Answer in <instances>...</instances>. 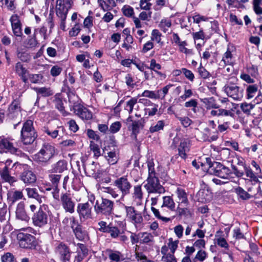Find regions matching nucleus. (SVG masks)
Returning a JSON list of instances; mask_svg holds the SVG:
<instances>
[{
	"label": "nucleus",
	"mask_w": 262,
	"mask_h": 262,
	"mask_svg": "<svg viewBox=\"0 0 262 262\" xmlns=\"http://www.w3.org/2000/svg\"><path fill=\"white\" fill-rule=\"evenodd\" d=\"M68 98L71 110L76 115L82 120H89L92 118V112L80 104L77 95L71 93L68 94Z\"/></svg>",
	"instance_id": "f257e3e1"
},
{
	"label": "nucleus",
	"mask_w": 262,
	"mask_h": 262,
	"mask_svg": "<svg viewBox=\"0 0 262 262\" xmlns=\"http://www.w3.org/2000/svg\"><path fill=\"white\" fill-rule=\"evenodd\" d=\"M37 137L33 122L31 120H27L23 124L20 132V141L25 145L32 144Z\"/></svg>",
	"instance_id": "f03ea898"
},
{
	"label": "nucleus",
	"mask_w": 262,
	"mask_h": 262,
	"mask_svg": "<svg viewBox=\"0 0 262 262\" xmlns=\"http://www.w3.org/2000/svg\"><path fill=\"white\" fill-rule=\"evenodd\" d=\"M94 210L98 215H104L106 217L112 216L114 214V202L107 198H102L100 202L96 201Z\"/></svg>",
	"instance_id": "7ed1b4c3"
},
{
	"label": "nucleus",
	"mask_w": 262,
	"mask_h": 262,
	"mask_svg": "<svg viewBox=\"0 0 262 262\" xmlns=\"http://www.w3.org/2000/svg\"><path fill=\"white\" fill-rule=\"evenodd\" d=\"M110 144L103 149L104 157L108 163L114 165L117 163L119 159V150L114 139H111Z\"/></svg>",
	"instance_id": "20e7f679"
},
{
	"label": "nucleus",
	"mask_w": 262,
	"mask_h": 262,
	"mask_svg": "<svg viewBox=\"0 0 262 262\" xmlns=\"http://www.w3.org/2000/svg\"><path fill=\"white\" fill-rule=\"evenodd\" d=\"M55 154V147L50 144L44 145L37 154L34 155V160L38 162L46 163L51 159Z\"/></svg>",
	"instance_id": "39448f33"
},
{
	"label": "nucleus",
	"mask_w": 262,
	"mask_h": 262,
	"mask_svg": "<svg viewBox=\"0 0 262 262\" xmlns=\"http://www.w3.org/2000/svg\"><path fill=\"white\" fill-rule=\"evenodd\" d=\"M223 89L227 95L234 100H240L243 97V89L233 83L227 82Z\"/></svg>",
	"instance_id": "423d86ee"
},
{
	"label": "nucleus",
	"mask_w": 262,
	"mask_h": 262,
	"mask_svg": "<svg viewBox=\"0 0 262 262\" xmlns=\"http://www.w3.org/2000/svg\"><path fill=\"white\" fill-rule=\"evenodd\" d=\"M113 185L120 191V199L122 200L126 195L130 193L132 185L126 177L123 176L117 178L114 181Z\"/></svg>",
	"instance_id": "0eeeda50"
},
{
	"label": "nucleus",
	"mask_w": 262,
	"mask_h": 262,
	"mask_svg": "<svg viewBox=\"0 0 262 262\" xmlns=\"http://www.w3.org/2000/svg\"><path fill=\"white\" fill-rule=\"evenodd\" d=\"M144 188L148 193L162 194L165 192L164 187L160 183L158 178L147 179Z\"/></svg>",
	"instance_id": "6e6552de"
},
{
	"label": "nucleus",
	"mask_w": 262,
	"mask_h": 262,
	"mask_svg": "<svg viewBox=\"0 0 262 262\" xmlns=\"http://www.w3.org/2000/svg\"><path fill=\"white\" fill-rule=\"evenodd\" d=\"M210 174L215 175L224 179H228L231 173L230 169L220 162H214L209 169Z\"/></svg>",
	"instance_id": "1a4fd4ad"
},
{
	"label": "nucleus",
	"mask_w": 262,
	"mask_h": 262,
	"mask_svg": "<svg viewBox=\"0 0 262 262\" xmlns=\"http://www.w3.org/2000/svg\"><path fill=\"white\" fill-rule=\"evenodd\" d=\"M17 237L21 248L32 249L36 246L35 237L30 234L20 232L17 234Z\"/></svg>",
	"instance_id": "9d476101"
},
{
	"label": "nucleus",
	"mask_w": 262,
	"mask_h": 262,
	"mask_svg": "<svg viewBox=\"0 0 262 262\" xmlns=\"http://www.w3.org/2000/svg\"><path fill=\"white\" fill-rule=\"evenodd\" d=\"M61 205L66 212L73 213L75 211V203L70 193H62L60 196Z\"/></svg>",
	"instance_id": "9b49d317"
},
{
	"label": "nucleus",
	"mask_w": 262,
	"mask_h": 262,
	"mask_svg": "<svg viewBox=\"0 0 262 262\" xmlns=\"http://www.w3.org/2000/svg\"><path fill=\"white\" fill-rule=\"evenodd\" d=\"M73 2L71 0H57L56 2V13L60 18H66L69 10L71 8Z\"/></svg>",
	"instance_id": "f8f14e48"
},
{
	"label": "nucleus",
	"mask_w": 262,
	"mask_h": 262,
	"mask_svg": "<svg viewBox=\"0 0 262 262\" xmlns=\"http://www.w3.org/2000/svg\"><path fill=\"white\" fill-rule=\"evenodd\" d=\"M19 168L23 171L19 175L20 179L26 184H32L36 181L35 174L30 169L27 165H19Z\"/></svg>",
	"instance_id": "ddd939ff"
},
{
	"label": "nucleus",
	"mask_w": 262,
	"mask_h": 262,
	"mask_svg": "<svg viewBox=\"0 0 262 262\" xmlns=\"http://www.w3.org/2000/svg\"><path fill=\"white\" fill-rule=\"evenodd\" d=\"M33 224L35 226L42 227L48 223V216L47 213L40 206L38 211L34 213L32 217Z\"/></svg>",
	"instance_id": "4468645a"
},
{
	"label": "nucleus",
	"mask_w": 262,
	"mask_h": 262,
	"mask_svg": "<svg viewBox=\"0 0 262 262\" xmlns=\"http://www.w3.org/2000/svg\"><path fill=\"white\" fill-rule=\"evenodd\" d=\"M55 252L63 262H69L71 252L69 247L63 243H59L55 248Z\"/></svg>",
	"instance_id": "2eb2a0df"
},
{
	"label": "nucleus",
	"mask_w": 262,
	"mask_h": 262,
	"mask_svg": "<svg viewBox=\"0 0 262 262\" xmlns=\"http://www.w3.org/2000/svg\"><path fill=\"white\" fill-rule=\"evenodd\" d=\"M126 217L134 224H140L143 221L141 213L135 210L133 206H127L124 205Z\"/></svg>",
	"instance_id": "dca6fc26"
},
{
	"label": "nucleus",
	"mask_w": 262,
	"mask_h": 262,
	"mask_svg": "<svg viewBox=\"0 0 262 262\" xmlns=\"http://www.w3.org/2000/svg\"><path fill=\"white\" fill-rule=\"evenodd\" d=\"M77 212L81 220H88L92 218V207L89 202L79 203L77 207Z\"/></svg>",
	"instance_id": "f3484780"
},
{
	"label": "nucleus",
	"mask_w": 262,
	"mask_h": 262,
	"mask_svg": "<svg viewBox=\"0 0 262 262\" xmlns=\"http://www.w3.org/2000/svg\"><path fill=\"white\" fill-rule=\"evenodd\" d=\"M127 121L132 122L131 130L132 132V136H134L135 139L137 138V135L140 133L141 129L144 126V119L141 118L139 120H134L132 116H130L128 117Z\"/></svg>",
	"instance_id": "a211bd4d"
},
{
	"label": "nucleus",
	"mask_w": 262,
	"mask_h": 262,
	"mask_svg": "<svg viewBox=\"0 0 262 262\" xmlns=\"http://www.w3.org/2000/svg\"><path fill=\"white\" fill-rule=\"evenodd\" d=\"M77 247L76 255L74 262H83L84 259L88 254V249L85 245L81 243H78Z\"/></svg>",
	"instance_id": "6ab92c4d"
},
{
	"label": "nucleus",
	"mask_w": 262,
	"mask_h": 262,
	"mask_svg": "<svg viewBox=\"0 0 262 262\" xmlns=\"http://www.w3.org/2000/svg\"><path fill=\"white\" fill-rule=\"evenodd\" d=\"M15 213L16 217L18 220L25 222H28L30 220V217L26 211L25 204L23 201H21L18 203Z\"/></svg>",
	"instance_id": "aec40b11"
},
{
	"label": "nucleus",
	"mask_w": 262,
	"mask_h": 262,
	"mask_svg": "<svg viewBox=\"0 0 262 262\" xmlns=\"http://www.w3.org/2000/svg\"><path fill=\"white\" fill-rule=\"evenodd\" d=\"M21 100L19 97L14 99L9 107V116L10 117H13L14 116H17L20 115Z\"/></svg>",
	"instance_id": "412c9836"
},
{
	"label": "nucleus",
	"mask_w": 262,
	"mask_h": 262,
	"mask_svg": "<svg viewBox=\"0 0 262 262\" xmlns=\"http://www.w3.org/2000/svg\"><path fill=\"white\" fill-rule=\"evenodd\" d=\"M72 231L75 237L79 241H83L88 238V233L81 225H77V227H74L72 226Z\"/></svg>",
	"instance_id": "4be33fe9"
},
{
	"label": "nucleus",
	"mask_w": 262,
	"mask_h": 262,
	"mask_svg": "<svg viewBox=\"0 0 262 262\" xmlns=\"http://www.w3.org/2000/svg\"><path fill=\"white\" fill-rule=\"evenodd\" d=\"M176 193L178 198V206L187 207L189 205V202L187 198V194L185 190L182 188H178Z\"/></svg>",
	"instance_id": "5701e85b"
},
{
	"label": "nucleus",
	"mask_w": 262,
	"mask_h": 262,
	"mask_svg": "<svg viewBox=\"0 0 262 262\" xmlns=\"http://www.w3.org/2000/svg\"><path fill=\"white\" fill-rule=\"evenodd\" d=\"M24 196L22 191L18 190H15L8 193V201L12 204L22 199Z\"/></svg>",
	"instance_id": "b1692460"
},
{
	"label": "nucleus",
	"mask_w": 262,
	"mask_h": 262,
	"mask_svg": "<svg viewBox=\"0 0 262 262\" xmlns=\"http://www.w3.org/2000/svg\"><path fill=\"white\" fill-rule=\"evenodd\" d=\"M189 150V143L186 139H183L181 141L178 148L179 155L183 159L186 157V152Z\"/></svg>",
	"instance_id": "393cba45"
},
{
	"label": "nucleus",
	"mask_w": 262,
	"mask_h": 262,
	"mask_svg": "<svg viewBox=\"0 0 262 262\" xmlns=\"http://www.w3.org/2000/svg\"><path fill=\"white\" fill-rule=\"evenodd\" d=\"M164 207H166L172 211L175 210V203L171 196H165L163 197V204L161 206V212H162Z\"/></svg>",
	"instance_id": "a878e982"
},
{
	"label": "nucleus",
	"mask_w": 262,
	"mask_h": 262,
	"mask_svg": "<svg viewBox=\"0 0 262 262\" xmlns=\"http://www.w3.org/2000/svg\"><path fill=\"white\" fill-rule=\"evenodd\" d=\"M0 176L4 181L8 182L10 184H12L16 181L15 178L10 176L8 167L7 166H5L0 170Z\"/></svg>",
	"instance_id": "bb28decb"
},
{
	"label": "nucleus",
	"mask_w": 262,
	"mask_h": 262,
	"mask_svg": "<svg viewBox=\"0 0 262 262\" xmlns=\"http://www.w3.org/2000/svg\"><path fill=\"white\" fill-rule=\"evenodd\" d=\"M25 191L29 198L35 199L39 204L42 202V197L38 194L37 190L36 188H26Z\"/></svg>",
	"instance_id": "cd10ccee"
},
{
	"label": "nucleus",
	"mask_w": 262,
	"mask_h": 262,
	"mask_svg": "<svg viewBox=\"0 0 262 262\" xmlns=\"http://www.w3.org/2000/svg\"><path fill=\"white\" fill-rule=\"evenodd\" d=\"M0 147L6 149L8 151L13 154H17L18 151V149L13 146L12 143L6 139L0 140Z\"/></svg>",
	"instance_id": "c85d7f7f"
},
{
	"label": "nucleus",
	"mask_w": 262,
	"mask_h": 262,
	"mask_svg": "<svg viewBox=\"0 0 262 262\" xmlns=\"http://www.w3.org/2000/svg\"><path fill=\"white\" fill-rule=\"evenodd\" d=\"M32 89L37 93V99L39 98V96L49 97L53 94V92L50 89V88H46V87H42V88L34 87Z\"/></svg>",
	"instance_id": "c756f323"
},
{
	"label": "nucleus",
	"mask_w": 262,
	"mask_h": 262,
	"mask_svg": "<svg viewBox=\"0 0 262 262\" xmlns=\"http://www.w3.org/2000/svg\"><path fill=\"white\" fill-rule=\"evenodd\" d=\"M245 172L246 176L249 179H246V181H251L255 183V186L256 189L259 188V181L257 177L256 176L255 174L253 172V171L248 168H245Z\"/></svg>",
	"instance_id": "7c9ffc66"
},
{
	"label": "nucleus",
	"mask_w": 262,
	"mask_h": 262,
	"mask_svg": "<svg viewBox=\"0 0 262 262\" xmlns=\"http://www.w3.org/2000/svg\"><path fill=\"white\" fill-rule=\"evenodd\" d=\"M140 244H148L149 245H152L154 243L153 235L147 232L140 233Z\"/></svg>",
	"instance_id": "2f4dec72"
},
{
	"label": "nucleus",
	"mask_w": 262,
	"mask_h": 262,
	"mask_svg": "<svg viewBox=\"0 0 262 262\" xmlns=\"http://www.w3.org/2000/svg\"><path fill=\"white\" fill-rule=\"evenodd\" d=\"M151 210L153 212L154 214L155 215V216L158 219L161 220L162 221L165 222H167L170 221L169 218L164 216V215H166L168 213V212L164 211V208L163 210H162V212H161V209L159 210L154 207H151Z\"/></svg>",
	"instance_id": "473e14b6"
},
{
	"label": "nucleus",
	"mask_w": 262,
	"mask_h": 262,
	"mask_svg": "<svg viewBox=\"0 0 262 262\" xmlns=\"http://www.w3.org/2000/svg\"><path fill=\"white\" fill-rule=\"evenodd\" d=\"M197 196L201 202L209 201L211 198V193L205 189L200 190L197 193Z\"/></svg>",
	"instance_id": "72a5a7b5"
},
{
	"label": "nucleus",
	"mask_w": 262,
	"mask_h": 262,
	"mask_svg": "<svg viewBox=\"0 0 262 262\" xmlns=\"http://www.w3.org/2000/svg\"><path fill=\"white\" fill-rule=\"evenodd\" d=\"M67 168V162L64 160H59L52 166V171L53 172L61 173Z\"/></svg>",
	"instance_id": "f704fd0d"
},
{
	"label": "nucleus",
	"mask_w": 262,
	"mask_h": 262,
	"mask_svg": "<svg viewBox=\"0 0 262 262\" xmlns=\"http://www.w3.org/2000/svg\"><path fill=\"white\" fill-rule=\"evenodd\" d=\"M233 55L231 51L230 50L229 48H228L227 51L224 53L221 62H223L226 65H232Z\"/></svg>",
	"instance_id": "c9c22d12"
},
{
	"label": "nucleus",
	"mask_w": 262,
	"mask_h": 262,
	"mask_svg": "<svg viewBox=\"0 0 262 262\" xmlns=\"http://www.w3.org/2000/svg\"><path fill=\"white\" fill-rule=\"evenodd\" d=\"M36 34H37V30L35 29L34 30V32L33 34V35L32 37L28 39L25 42V46L27 48H34L38 44L37 39H36Z\"/></svg>",
	"instance_id": "e433bc0d"
},
{
	"label": "nucleus",
	"mask_w": 262,
	"mask_h": 262,
	"mask_svg": "<svg viewBox=\"0 0 262 262\" xmlns=\"http://www.w3.org/2000/svg\"><path fill=\"white\" fill-rule=\"evenodd\" d=\"M143 193L142 190L141 186L137 185L134 187L133 197L135 200L141 201L143 199Z\"/></svg>",
	"instance_id": "4c0bfd02"
},
{
	"label": "nucleus",
	"mask_w": 262,
	"mask_h": 262,
	"mask_svg": "<svg viewBox=\"0 0 262 262\" xmlns=\"http://www.w3.org/2000/svg\"><path fill=\"white\" fill-rule=\"evenodd\" d=\"M238 196L242 200H247L251 197V195L244 190L242 187H238L235 189Z\"/></svg>",
	"instance_id": "58836bf2"
},
{
	"label": "nucleus",
	"mask_w": 262,
	"mask_h": 262,
	"mask_svg": "<svg viewBox=\"0 0 262 262\" xmlns=\"http://www.w3.org/2000/svg\"><path fill=\"white\" fill-rule=\"evenodd\" d=\"M107 251L108 253V257L111 260L115 261L116 262L120 261L121 253L119 251H113L111 249H108Z\"/></svg>",
	"instance_id": "ea45409f"
},
{
	"label": "nucleus",
	"mask_w": 262,
	"mask_h": 262,
	"mask_svg": "<svg viewBox=\"0 0 262 262\" xmlns=\"http://www.w3.org/2000/svg\"><path fill=\"white\" fill-rule=\"evenodd\" d=\"M255 183L251 181H246V185L247 186L248 191L251 193L252 195L257 194L260 190V183L259 182V188L256 189L255 186Z\"/></svg>",
	"instance_id": "a19ab883"
},
{
	"label": "nucleus",
	"mask_w": 262,
	"mask_h": 262,
	"mask_svg": "<svg viewBox=\"0 0 262 262\" xmlns=\"http://www.w3.org/2000/svg\"><path fill=\"white\" fill-rule=\"evenodd\" d=\"M258 90V86L256 84L249 85L246 90L247 96L248 99L253 98L256 94Z\"/></svg>",
	"instance_id": "79ce46f5"
},
{
	"label": "nucleus",
	"mask_w": 262,
	"mask_h": 262,
	"mask_svg": "<svg viewBox=\"0 0 262 262\" xmlns=\"http://www.w3.org/2000/svg\"><path fill=\"white\" fill-rule=\"evenodd\" d=\"M2 262H16V259L10 252H6L1 256Z\"/></svg>",
	"instance_id": "37998d69"
},
{
	"label": "nucleus",
	"mask_w": 262,
	"mask_h": 262,
	"mask_svg": "<svg viewBox=\"0 0 262 262\" xmlns=\"http://www.w3.org/2000/svg\"><path fill=\"white\" fill-rule=\"evenodd\" d=\"M147 166L148 169V176L147 179L158 178L155 170L154 163L152 162H148Z\"/></svg>",
	"instance_id": "c03bdc74"
},
{
	"label": "nucleus",
	"mask_w": 262,
	"mask_h": 262,
	"mask_svg": "<svg viewBox=\"0 0 262 262\" xmlns=\"http://www.w3.org/2000/svg\"><path fill=\"white\" fill-rule=\"evenodd\" d=\"M164 122L163 121H158L156 124L151 125L149 128L150 133H155L159 130H162L164 126Z\"/></svg>",
	"instance_id": "a18cd8bd"
},
{
	"label": "nucleus",
	"mask_w": 262,
	"mask_h": 262,
	"mask_svg": "<svg viewBox=\"0 0 262 262\" xmlns=\"http://www.w3.org/2000/svg\"><path fill=\"white\" fill-rule=\"evenodd\" d=\"M255 105L252 103H248L246 102L243 103L241 104V108L242 111L246 114H250L251 110H252Z\"/></svg>",
	"instance_id": "49530a36"
},
{
	"label": "nucleus",
	"mask_w": 262,
	"mask_h": 262,
	"mask_svg": "<svg viewBox=\"0 0 262 262\" xmlns=\"http://www.w3.org/2000/svg\"><path fill=\"white\" fill-rule=\"evenodd\" d=\"M106 233H110L112 237L116 238L120 234V230L118 227L113 226L111 224Z\"/></svg>",
	"instance_id": "de8ad7c7"
},
{
	"label": "nucleus",
	"mask_w": 262,
	"mask_h": 262,
	"mask_svg": "<svg viewBox=\"0 0 262 262\" xmlns=\"http://www.w3.org/2000/svg\"><path fill=\"white\" fill-rule=\"evenodd\" d=\"M137 103V98L134 97L126 102L125 109L128 111L129 114L133 112L134 105Z\"/></svg>",
	"instance_id": "09e8293b"
},
{
	"label": "nucleus",
	"mask_w": 262,
	"mask_h": 262,
	"mask_svg": "<svg viewBox=\"0 0 262 262\" xmlns=\"http://www.w3.org/2000/svg\"><path fill=\"white\" fill-rule=\"evenodd\" d=\"M173 85L172 84H169L164 88L162 90H158L157 91V95L160 96V99H164L165 96L167 94L169 89L172 87Z\"/></svg>",
	"instance_id": "8fccbe9b"
},
{
	"label": "nucleus",
	"mask_w": 262,
	"mask_h": 262,
	"mask_svg": "<svg viewBox=\"0 0 262 262\" xmlns=\"http://www.w3.org/2000/svg\"><path fill=\"white\" fill-rule=\"evenodd\" d=\"M262 0H253L252 4L253 10L256 14H262V8L260 7V5Z\"/></svg>",
	"instance_id": "3c124183"
},
{
	"label": "nucleus",
	"mask_w": 262,
	"mask_h": 262,
	"mask_svg": "<svg viewBox=\"0 0 262 262\" xmlns=\"http://www.w3.org/2000/svg\"><path fill=\"white\" fill-rule=\"evenodd\" d=\"M49 180L52 183L53 186L54 187H58V185L61 178V175L51 174L49 176Z\"/></svg>",
	"instance_id": "603ef678"
},
{
	"label": "nucleus",
	"mask_w": 262,
	"mask_h": 262,
	"mask_svg": "<svg viewBox=\"0 0 262 262\" xmlns=\"http://www.w3.org/2000/svg\"><path fill=\"white\" fill-rule=\"evenodd\" d=\"M176 118L180 121L181 124L184 127H187L191 125L192 121L188 117H179L176 115Z\"/></svg>",
	"instance_id": "864d4df0"
},
{
	"label": "nucleus",
	"mask_w": 262,
	"mask_h": 262,
	"mask_svg": "<svg viewBox=\"0 0 262 262\" xmlns=\"http://www.w3.org/2000/svg\"><path fill=\"white\" fill-rule=\"evenodd\" d=\"M177 211L178 214L180 216H188L190 215V210L186 207L182 208L180 207V206H178L177 208Z\"/></svg>",
	"instance_id": "5fc2aeb1"
},
{
	"label": "nucleus",
	"mask_w": 262,
	"mask_h": 262,
	"mask_svg": "<svg viewBox=\"0 0 262 262\" xmlns=\"http://www.w3.org/2000/svg\"><path fill=\"white\" fill-rule=\"evenodd\" d=\"M204 102L206 104V105H207V109L210 108H219V106L214 103V99L213 97L205 99Z\"/></svg>",
	"instance_id": "6e6d98bb"
},
{
	"label": "nucleus",
	"mask_w": 262,
	"mask_h": 262,
	"mask_svg": "<svg viewBox=\"0 0 262 262\" xmlns=\"http://www.w3.org/2000/svg\"><path fill=\"white\" fill-rule=\"evenodd\" d=\"M123 14L128 17H132L134 14V11L132 7L129 6H125L122 9Z\"/></svg>",
	"instance_id": "4d7b16f0"
},
{
	"label": "nucleus",
	"mask_w": 262,
	"mask_h": 262,
	"mask_svg": "<svg viewBox=\"0 0 262 262\" xmlns=\"http://www.w3.org/2000/svg\"><path fill=\"white\" fill-rule=\"evenodd\" d=\"M187 45V43L186 41H182V42L178 45L179 47V51L186 54H192V50L188 49L185 47Z\"/></svg>",
	"instance_id": "13d9d810"
},
{
	"label": "nucleus",
	"mask_w": 262,
	"mask_h": 262,
	"mask_svg": "<svg viewBox=\"0 0 262 262\" xmlns=\"http://www.w3.org/2000/svg\"><path fill=\"white\" fill-rule=\"evenodd\" d=\"M141 96L143 97H148L155 99H160V96L158 95L157 94H156L155 92L148 90L144 91Z\"/></svg>",
	"instance_id": "bf43d9fd"
},
{
	"label": "nucleus",
	"mask_w": 262,
	"mask_h": 262,
	"mask_svg": "<svg viewBox=\"0 0 262 262\" xmlns=\"http://www.w3.org/2000/svg\"><path fill=\"white\" fill-rule=\"evenodd\" d=\"M43 131L46 133L48 135L50 136L52 138H56L58 135L59 129L52 130L50 129L48 127H45Z\"/></svg>",
	"instance_id": "052dcab7"
},
{
	"label": "nucleus",
	"mask_w": 262,
	"mask_h": 262,
	"mask_svg": "<svg viewBox=\"0 0 262 262\" xmlns=\"http://www.w3.org/2000/svg\"><path fill=\"white\" fill-rule=\"evenodd\" d=\"M17 56L20 60L24 62H27L31 58L30 55L25 52L18 51L17 52Z\"/></svg>",
	"instance_id": "680f3d73"
},
{
	"label": "nucleus",
	"mask_w": 262,
	"mask_h": 262,
	"mask_svg": "<svg viewBox=\"0 0 262 262\" xmlns=\"http://www.w3.org/2000/svg\"><path fill=\"white\" fill-rule=\"evenodd\" d=\"M7 208L4 203L0 202V221L1 222L6 220Z\"/></svg>",
	"instance_id": "e2e57ef3"
},
{
	"label": "nucleus",
	"mask_w": 262,
	"mask_h": 262,
	"mask_svg": "<svg viewBox=\"0 0 262 262\" xmlns=\"http://www.w3.org/2000/svg\"><path fill=\"white\" fill-rule=\"evenodd\" d=\"M43 76L41 74H33L29 76V79L32 83H39Z\"/></svg>",
	"instance_id": "0e129e2a"
},
{
	"label": "nucleus",
	"mask_w": 262,
	"mask_h": 262,
	"mask_svg": "<svg viewBox=\"0 0 262 262\" xmlns=\"http://www.w3.org/2000/svg\"><path fill=\"white\" fill-rule=\"evenodd\" d=\"M125 80L126 85L130 88H134L136 85L132 75L129 74H127L125 77Z\"/></svg>",
	"instance_id": "69168bd1"
},
{
	"label": "nucleus",
	"mask_w": 262,
	"mask_h": 262,
	"mask_svg": "<svg viewBox=\"0 0 262 262\" xmlns=\"http://www.w3.org/2000/svg\"><path fill=\"white\" fill-rule=\"evenodd\" d=\"M12 27L21 26L19 17L17 15L14 14L12 15L10 19Z\"/></svg>",
	"instance_id": "338daca9"
},
{
	"label": "nucleus",
	"mask_w": 262,
	"mask_h": 262,
	"mask_svg": "<svg viewBox=\"0 0 262 262\" xmlns=\"http://www.w3.org/2000/svg\"><path fill=\"white\" fill-rule=\"evenodd\" d=\"M162 261L164 262H177L176 259L172 254L168 253L162 257Z\"/></svg>",
	"instance_id": "774afa93"
}]
</instances>
